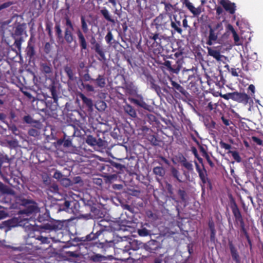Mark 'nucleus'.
<instances>
[{
    "instance_id": "nucleus-19",
    "label": "nucleus",
    "mask_w": 263,
    "mask_h": 263,
    "mask_svg": "<svg viewBox=\"0 0 263 263\" xmlns=\"http://www.w3.org/2000/svg\"><path fill=\"white\" fill-rule=\"evenodd\" d=\"M170 26L172 28L171 32L172 34L175 32H177L179 34L182 33L183 30L181 28V22L177 19V15H173V19L171 17Z\"/></svg>"
},
{
    "instance_id": "nucleus-48",
    "label": "nucleus",
    "mask_w": 263,
    "mask_h": 263,
    "mask_svg": "<svg viewBox=\"0 0 263 263\" xmlns=\"http://www.w3.org/2000/svg\"><path fill=\"white\" fill-rule=\"evenodd\" d=\"M172 176L175 178L178 182H183L182 176L180 172L175 167H173L171 170Z\"/></svg>"
},
{
    "instance_id": "nucleus-3",
    "label": "nucleus",
    "mask_w": 263,
    "mask_h": 263,
    "mask_svg": "<svg viewBox=\"0 0 263 263\" xmlns=\"http://www.w3.org/2000/svg\"><path fill=\"white\" fill-rule=\"evenodd\" d=\"M20 204L25 208L20 210L17 214L22 216L23 219L28 222V224H31L29 221L33 220L34 215L39 213L40 211L37 204L31 200L25 198L21 199Z\"/></svg>"
},
{
    "instance_id": "nucleus-11",
    "label": "nucleus",
    "mask_w": 263,
    "mask_h": 263,
    "mask_svg": "<svg viewBox=\"0 0 263 263\" xmlns=\"http://www.w3.org/2000/svg\"><path fill=\"white\" fill-rule=\"evenodd\" d=\"M182 63V59H172L171 60H165L163 65L169 72L178 73L181 68Z\"/></svg>"
},
{
    "instance_id": "nucleus-47",
    "label": "nucleus",
    "mask_w": 263,
    "mask_h": 263,
    "mask_svg": "<svg viewBox=\"0 0 263 263\" xmlns=\"http://www.w3.org/2000/svg\"><path fill=\"white\" fill-rule=\"evenodd\" d=\"M124 110L129 116L133 118L137 117V113L135 109L129 104H126L124 106Z\"/></svg>"
},
{
    "instance_id": "nucleus-14",
    "label": "nucleus",
    "mask_w": 263,
    "mask_h": 263,
    "mask_svg": "<svg viewBox=\"0 0 263 263\" xmlns=\"http://www.w3.org/2000/svg\"><path fill=\"white\" fill-rule=\"evenodd\" d=\"M230 208L235 219V223L239 226L245 224L241 213L234 199L231 201Z\"/></svg>"
},
{
    "instance_id": "nucleus-25",
    "label": "nucleus",
    "mask_w": 263,
    "mask_h": 263,
    "mask_svg": "<svg viewBox=\"0 0 263 263\" xmlns=\"http://www.w3.org/2000/svg\"><path fill=\"white\" fill-rule=\"evenodd\" d=\"M87 219H99L103 217V214L102 211L95 206H91L89 214L86 215Z\"/></svg>"
},
{
    "instance_id": "nucleus-44",
    "label": "nucleus",
    "mask_w": 263,
    "mask_h": 263,
    "mask_svg": "<svg viewBox=\"0 0 263 263\" xmlns=\"http://www.w3.org/2000/svg\"><path fill=\"white\" fill-rule=\"evenodd\" d=\"M147 139L154 146L159 145L161 142V140L156 135L153 134H148L147 136Z\"/></svg>"
},
{
    "instance_id": "nucleus-1",
    "label": "nucleus",
    "mask_w": 263,
    "mask_h": 263,
    "mask_svg": "<svg viewBox=\"0 0 263 263\" xmlns=\"http://www.w3.org/2000/svg\"><path fill=\"white\" fill-rule=\"evenodd\" d=\"M107 234L105 228L98 223L97 226L95 225L91 233L86 236L77 238L78 245L86 246V249H89L92 246L103 248L107 243L111 241L106 238Z\"/></svg>"
},
{
    "instance_id": "nucleus-2",
    "label": "nucleus",
    "mask_w": 263,
    "mask_h": 263,
    "mask_svg": "<svg viewBox=\"0 0 263 263\" xmlns=\"http://www.w3.org/2000/svg\"><path fill=\"white\" fill-rule=\"evenodd\" d=\"M33 221L41 223L40 226L41 231L43 232H57L63 229L64 222L60 220H57L50 217L49 211L45 209V212L42 214H39L37 218Z\"/></svg>"
},
{
    "instance_id": "nucleus-7",
    "label": "nucleus",
    "mask_w": 263,
    "mask_h": 263,
    "mask_svg": "<svg viewBox=\"0 0 263 263\" xmlns=\"http://www.w3.org/2000/svg\"><path fill=\"white\" fill-rule=\"evenodd\" d=\"M76 133V126L73 125L67 126L63 131L64 137L57 141L58 145H63L64 147L72 146V139L75 136Z\"/></svg>"
},
{
    "instance_id": "nucleus-50",
    "label": "nucleus",
    "mask_w": 263,
    "mask_h": 263,
    "mask_svg": "<svg viewBox=\"0 0 263 263\" xmlns=\"http://www.w3.org/2000/svg\"><path fill=\"white\" fill-rule=\"evenodd\" d=\"M103 177L106 183H111L117 179L118 176L116 174L112 173L104 176Z\"/></svg>"
},
{
    "instance_id": "nucleus-61",
    "label": "nucleus",
    "mask_w": 263,
    "mask_h": 263,
    "mask_svg": "<svg viewBox=\"0 0 263 263\" xmlns=\"http://www.w3.org/2000/svg\"><path fill=\"white\" fill-rule=\"evenodd\" d=\"M15 39V42L14 45L19 50H21V45L22 42H23V39L22 37H14Z\"/></svg>"
},
{
    "instance_id": "nucleus-24",
    "label": "nucleus",
    "mask_w": 263,
    "mask_h": 263,
    "mask_svg": "<svg viewBox=\"0 0 263 263\" xmlns=\"http://www.w3.org/2000/svg\"><path fill=\"white\" fill-rule=\"evenodd\" d=\"M40 70L47 78H50L53 75L52 67L50 63H41L40 64Z\"/></svg>"
},
{
    "instance_id": "nucleus-46",
    "label": "nucleus",
    "mask_w": 263,
    "mask_h": 263,
    "mask_svg": "<svg viewBox=\"0 0 263 263\" xmlns=\"http://www.w3.org/2000/svg\"><path fill=\"white\" fill-rule=\"evenodd\" d=\"M101 14L103 16L104 18L111 23H115V20L111 18L108 10L106 8H104L103 9L100 10Z\"/></svg>"
},
{
    "instance_id": "nucleus-49",
    "label": "nucleus",
    "mask_w": 263,
    "mask_h": 263,
    "mask_svg": "<svg viewBox=\"0 0 263 263\" xmlns=\"http://www.w3.org/2000/svg\"><path fill=\"white\" fill-rule=\"evenodd\" d=\"M106 259V257L100 254H95L90 256V260L95 262H101Z\"/></svg>"
},
{
    "instance_id": "nucleus-64",
    "label": "nucleus",
    "mask_w": 263,
    "mask_h": 263,
    "mask_svg": "<svg viewBox=\"0 0 263 263\" xmlns=\"http://www.w3.org/2000/svg\"><path fill=\"white\" fill-rule=\"evenodd\" d=\"M23 121L27 124L36 123V121H35L30 115L25 116L23 117Z\"/></svg>"
},
{
    "instance_id": "nucleus-30",
    "label": "nucleus",
    "mask_w": 263,
    "mask_h": 263,
    "mask_svg": "<svg viewBox=\"0 0 263 263\" xmlns=\"http://www.w3.org/2000/svg\"><path fill=\"white\" fill-rule=\"evenodd\" d=\"M124 88L125 90V92L130 95H134L137 93V87L132 82L125 81Z\"/></svg>"
},
{
    "instance_id": "nucleus-36",
    "label": "nucleus",
    "mask_w": 263,
    "mask_h": 263,
    "mask_svg": "<svg viewBox=\"0 0 263 263\" xmlns=\"http://www.w3.org/2000/svg\"><path fill=\"white\" fill-rule=\"evenodd\" d=\"M208 50V54L209 55L213 57L217 61H219L221 60V58L223 57V55L220 54L219 51L215 49L214 48H212L211 47H207Z\"/></svg>"
},
{
    "instance_id": "nucleus-27",
    "label": "nucleus",
    "mask_w": 263,
    "mask_h": 263,
    "mask_svg": "<svg viewBox=\"0 0 263 263\" xmlns=\"http://www.w3.org/2000/svg\"><path fill=\"white\" fill-rule=\"evenodd\" d=\"M183 5L187 8V9L194 15L198 16L199 15L201 12V8L200 7H198L197 8H195L192 3L190 2L189 0H181V1Z\"/></svg>"
},
{
    "instance_id": "nucleus-60",
    "label": "nucleus",
    "mask_w": 263,
    "mask_h": 263,
    "mask_svg": "<svg viewBox=\"0 0 263 263\" xmlns=\"http://www.w3.org/2000/svg\"><path fill=\"white\" fill-rule=\"evenodd\" d=\"M231 154L233 159L237 161V162H240L241 160V157L239 156L238 152L237 151H230L229 152Z\"/></svg>"
},
{
    "instance_id": "nucleus-51",
    "label": "nucleus",
    "mask_w": 263,
    "mask_h": 263,
    "mask_svg": "<svg viewBox=\"0 0 263 263\" xmlns=\"http://www.w3.org/2000/svg\"><path fill=\"white\" fill-rule=\"evenodd\" d=\"M154 173L159 177H162L165 174V170L163 167L160 166H156L153 168Z\"/></svg>"
},
{
    "instance_id": "nucleus-23",
    "label": "nucleus",
    "mask_w": 263,
    "mask_h": 263,
    "mask_svg": "<svg viewBox=\"0 0 263 263\" xmlns=\"http://www.w3.org/2000/svg\"><path fill=\"white\" fill-rule=\"evenodd\" d=\"M219 4L230 14H233L235 13L236 10L235 3H231L229 0H220Z\"/></svg>"
},
{
    "instance_id": "nucleus-41",
    "label": "nucleus",
    "mask_w": 263,
    "mask_h": 263,
    "mask_svg": "<svg viewBox=\"0 0 263 263\" xmlns=\"http://www.w3.org/2000/svg\"><path fill=\"white\" fill-rule=\"evenodd\" d=\"M93 82H96L97 86L100 88H104L106 85V80L103 75H98L97 79H93Z\"/></svg>"
},
{
    "instance_id": "nucleus-26",
    "label": "nucleus",
    "mask_w": 263,
    "mask_h": 263,
    "mask_svg": "<svg viewBox=\"0 0 263 263\" xmlns=\"http://www.w3.org/2000/svg\"><path fill=\"white\" fill-rule=\"evenodd\" d=\"M228 245L232 259L235 261V263H241L240 257L239 253L237 248L233 243L232 241L229 240Z\"/></svg>"
},
{
    "instance_id": "nucleus-5",
    "label": "nucleus",
    "mask_w": 263,
    "mask_h": 263,
    "mask_svg": "<svg viewBox=\"0 0 263 263\" xmlns=\"http://www.w3.org/2000/svg\"><path fill=\"white\" fill-rule=\"evenodd\" d=\"M88 23L90 24L89 20H86L85 16H81V30L78 29L77 31V35L78 38L79 43L80 47V51L81 52L88 51V43L83 34L84 33H87L89 32Z\"/></svg>"
},
{
    "instance_id": "nucleus-55",
    "label": "nucleus",
    "mask_w": 263,
    "mask_h": 263,
    "mask_svg": "<svg viewBox=\"0 0 263 263\" xmlns=\"http://www.w3.org/2000/svg\"><path fill=\"white\" fill-rule=\"evenodd\" d=\"M11 159L8 157L7 155H2L0 156V174L2 173L1 168L2 165L5 163H10Z\"/></svg>"
},
{
    "instance_id": "nucleus-22",
    "label": "nucleus",
    "mask_w": 263,
    "mask_h": 263,
    "mask_svg": "<svg viewBox=\"0 0 263 263\" xmlns=\"http://www.w3.org/2000/svg\"><path fill=\"white\" fill-rule=\"evenodd\" d=\"M64 71L68 77L67 84L68 86H70L77 79L75 73L71 67L67 65L64 67Z\"/></svg>"
},
{
    "instance_id": "nucleus-37",
    "label": "nucleus",
    "mask_w": 263,
    "mask_h": 263,
    "mask_svg": "<svg viewBox=\"0 0 263 263\" xmlns=\"http://www.w3.org/2000/svg\"><path fill=\"white\" fill-rule=\"evenodd\" d=\"M79 97L82 100L83 103L88 108V110H92L93 102L91 99L86 97L83 93H80Z\"/></svg>"
},
{
    "instance_id": "nucleus-35",
    "label": "nucleus",
    "mask_w": 263,
    "mask_h": 263,
    "mask_svg": "<svg viewBox=\"0 0 263 263\" xmlns=\"http://www.w3.org/2000/svg\"><path fill=\"white\" fill-rule=\"evenodd\" d=\"M25 30V24H20L17 25L15 27L14 33H13V36L14 37H21V36H22L23 34H26V31Z\"/></svg>"
},
{
    "instance_id": "nucleus-28",
    "label": "nucleus",
    "mask_w": 263,
    "mask_h": 263,
    "mask_svg": "<svg viewBox=\"0 0 263 263\" xmlns=\"http://www.w3.org/2000/svg\"><path fill=\"white\" fill-rule=\"evenodd\" d=\"M250 99V97L245 93L234 92L233 101L246 104L249 102Z\"/></svg>"
},
{
    "instance_id": "nucleus-32",
    "label": "nucleus",
    "mask_w": 263,
    "mask_h": 263,
    "mask_svg": "<svg viewBox=\"0 0 263 263\" xmlns=\"http://www.w3.org/2000/svg\"><path fill=\"white\" fill-rule=\"evenodd\" d=\"M147 80L149 83L150 87L152 89L155 91L158 96H160L161 94V89L160 87L156 84L155 80L154 78L150 74L147 76Z\"/></svg>"
},
{
    "instance_id": "nucleus-33",
    "label": "nucleus",
    "mask_w": 263,
    "mask_h": 263,
    "mask_svg": "<svg viewBox=\"0 0 263 263\" xmlns=\"http://www.w3.org/2000/svg\"><path fill=\"white\" fill-rule=\"evenodd\" d=\"M208 28L215 32V33L218 35H220L221 34V32L223 30V25L221 22L213 23L212 25H209Z\"/></svg>"
},
{
    "instance_id": "nucleus-56",
    "label": "nucleus",
    "mask_w": 263,
    "mask_h": 263,
    "mask_svg": "<svg viewBox=\"0 0 263 263\" xmlns=\"http://www.w3.org/2000/svg\"><path fill=\"white\" fill-rule=\"evenodd\" d=\"M177 194L182 202L186 201V193L184 190L179 189L177 191Z\"/></svg>"
},
{
    "instance_id": "nucleus-57",
    "label": "nucleus",
    "mask_w": 263,
    "mask_h": 263,
    "mask_svg": "<svg viewBox=\"0 0 263 263\" xmlns=\"http://www.w3.org/2000/svg\"><path fill=\"white\" fill-rule=\"evenodd\" d=\"M192 76V77H194L195 78H192V79H190L189 81H190V84L191 85V87H193L197 84V82L198 81L199 78L197 74L194 73V72H193Z\"/></svg>"
},
{
    "instance_id": "nucleus-59",
    "label": "nucleus",
    "mask_w": 263,
    "mask_h": 263,
    "mask_svg": "<svg viewBox=\"0 0 263 263\" xmlns=\"http://www.w3.org/2000/svg\"><path fill=\"white\" fill-rule=\"evenodd\" d=\"M138 234L140 236L145 237L149 235L150 232L145 228H144L141 229H138Z\"/></svg>"
},
{
    "instance_id": "nucleus-18",
    "label": "nucleus",
    "mask_w": 263,
    "mask_h": 263,
    "mask_svg": "<svg viewBox=\"0 0 263 263\" xmlns=\"http://www.w3.org/2000/svg\"><path fill=\"white\" fill-rule=\"evenodd\" d=\"M130 103L138 107L143 108L145 110H149L151 106L147 104L144 100L143 97L141 95H137L136 98H128Z\"/></svg>"
},
{
    "instance_id": "nucleus-8",
    "label": "nucleus",
    "mask_w": 263,
    "mask_h": 263,
    "mask_svg": "<svg viewBox=\"0 0 263 263\" xmlns=\"http://www.w3.org/2000/svg\"><path fill=\"white\" fill-rule=\"evenodd\" d=\"M194 162L196 171L198 173L199 177L201 180L200 184L201 187L202 193L203 194L205 192V187L206 185L210 190L212 189V183L210 179L208 178L207 171L205 168L204 165L202 164V167H201L196 161H195Z\"/></svg>"
},
{
    "instance_id": "nucleus-31",
    "label": "nucleus",
    "mask_w": 263,
    "mask_h": 263,
    "mask_svg": "<svg viewBox=\"0 0 263 263\" xmlns=\"http://www.w3.org/2000/svg\"><path fill=\"white\" fill-rule=\"evenodd\" d=\"M193 71L190 69L184 70L179 76V81L181 83H184L189 81L190 79H192L194 77H192V74Z\"/></svg>"
},
{
    "instance_id": "nucleus-13",
    "label": "nucleus",
    "mask_w": 263,
    "mask_h": 263,
    "mask_svg": "<svg viewBox=\"0 0 263 263\" xmlns=\"http://www.w3.org/2000/svg\"><path fill=\"white\" fill-rule=\"evenodd\" d=\"M199 105L205 111H212L217 106V103L213 101L211 98L201 97L199 99Z\"/></svg>"
},
{
    "instance_id": "nucleus-4",
    "label": "nucleus",
    "mask_w": 263,
    "mask_h": 263,
    "mask_svg": "<svg viewBox=\"0 0 263 263\" xmlns=\"http://www.w3.org/2000/svg\"><path fill=\"white\" fill-rule=\"evenodd\" d=\"M142 247H143L147 251L154 253L161 248L159 242L156 240L152 239L145 243L139 242L137 240H134L129 243V246H125V249L123 250V251L127 252L130 249L137 250Z\"/></svg>"
},
{
    "instance_id": "nucleus-54",
    "label": "nucleus",
    "mask_w": 263,
    "mask_h": 263,
    "mask_svg": "<svg viewBox=\"0 0 263 263\" xmlns=\"http://www.w3.org/2000/svg\"><path fill=\"white\" fill-rule=\"evenodd\" d=\"M105 40L108 44L111 45L114 43V42H112V41H114V40L112 33L111 31H108L107 34L105 36Z\"/></svg>"
},
{
    "instance_id": "nucleus-21",
    "label": "nucleus",
    "mask_w": 263,
    "mask_h": 263,
    "mask_svg": "<svg viewBox=\"0 0 263 263\" xmlns=\"http://www.w3.org/2000/svg\"><path fill=\"white\" fill-rule=\"evenodd\" d=\"M176 160L189 171L191 172L193 171V164L191 162H189L187 160L182 154L179 153L177 156H176Z\"/></svg>"
},
{
    "instance_id": "nucleus-16",
    "label": "nucleus",
    "mask_w": 263,
    "mask_h": 263,
    "mask_svg": "<svg viewBox=\"0 0 263 263\" xmlns=\"http://www.w3.org/2000/svg\"><path fill=\"white\" fill-rule=\"evenodd\" d=\"M31 229L28 234L29 237L34 238L36 240L40 241L41 244H49L50 243L49 238L47 237L41 235L40 231L35 230L34 226L32 225Z\"/></svg>"
},
{
    "instance_id": "nucleus-20",
    "label": "nucleus",
    "mask_w": 263,
    "mask_h": 263,
    "mask_svg": "<svg viewBox=\"0 0 263 263\" xmlns=\"http://www.w3.org/2000/svg\"><path fill=\"white\" fill-rule=\"evenodd\" d=\"M242 66L243 68L247 71H254L257 70L260 67L259 62L255 60L254 61L248 59V61H243L242 62Z\"/></svg>"
},
{
    "instance_id": "nucleus-15",
    "label": "nucleus",
    "mask_w": 263,
    "mask_h": 263,
    "mask_svg": "<svg viewBox=\"0 0 263 263\" xmlns=\"http://www.w3.org/2000/svg\"><path fill=\"white\" fill-rule=\"evenodd\" d=\"M22 216L18 215V217H14L6 221V226L9 228H14L20 226H23L25 228L31 227L32 224H28V222L23 219Z\"/></svg>"
},
{
    "instance_id": "nucleus-42",
    "label": "nucleus",
    "mask_w": 263,
    "mask_h": 263,
    "mask_svg": "<svg viewBox=\"0 0 263 263\" xmlns=\"http://www.w3.org/2000/svg\"><path fill=\"white\" fill-rule=\"evenodd\" d=\"M161 4L164 5L165 12L162 14H166L167 16H170V15H172V10L174 9V6L169 3H166L164 1H162Z\"/></svg>"
},
{
    "instance_id": "nucleus-17",
    "label": "nucleus",
    "mask_w": 263,
    "mask_h": 263,
    "mask_svg": "<svg viewBox=\"0 0 263 263\" xmlns=\"http://www.w3.org/2000/svg\"><path fill=\"white\" fill-rule=\"evenodd\" d=\"M169 80L171 85V87H168L170 89H172V90L176 93L181 94L186 98H187L189 96V93L180 84L174 81L172 78L169 77Z\"/></svg>"
},
{
    "instance_id": "nucleus-63",
    "label": "nucleus",
    "mask_w": 263,
    "mask_h": 263,
    "mask_svg": "<svg viewBox=\"0 0 263 263\" xmlns=\"http://www.w3.org/2000/svg\"><path fill=\"white\" fill-rule=\"evenodd\" d=\"M220 115H221L220 119L221 120L223 124L226 126H229L230 123H232L231 120L228 117H226L223 115H222L221 113H220Z\"/></svg>"
},
{
    "instance_id": "nucleus-39",
    "label": "nucleus",
    "mask_w": 263,
    "mask_h": 263,
    "mask_svg": "<svg viewBox=\"0 0 263 263\" xmlns=\"http://www.w3.org/2000/svg\"><path fill=\"white\" fill-rule=\"evenodd\" d=\"M103 177L114 173V170L110 164H103L101 168Z\"/></svg>"
},
{
    "instance_id": "nucleus-58",
    "label": "nucleus",
    "mask_w": 263,
    "mask_h": 263,
    "mask_svg": "<svg viewBox=\"0 0 263 263\" xmlns=\"http://www.w3.org/2000/svg\"><path fill=\"white\" fill-rule=\"evenodd\" d=\"M70 205V202L68 201H65L64 203L63 208L60 207L59 205H56L55 206H53V208L57 210L58 212H60L61 211L66 210L68 209L69 208Z\"/></svg>"
},
{
    "instance_id": "nucleus-29",
    "label": "nucleus",
    "mask_w": 263,
    "mask_h": 263,
    "mask_svg": "<svg viewBox=\"0 0 263 263\" xmlns=\"http://www.w3.org/2000/svg\"><path fill=\"white\" fill-rule=\"evenodd\" d=\"M48 89L51 93V98L53 99L54 103H57L59 99V89L57 86V84L54 81H52L51 84L49 85Z\"/></svg>"
},
{
    "instance_id": "nucleus-6",
    "label": "nucleus",
    "mask_w": 263,
    "mask_h": 263,
    "mask_svg": "<svg viewBox=\"0 0 263 263\" xmlns=\"http://www.w3.org/2000/svg\"><path fill=\"white\" fill-rule=\"evenodd\" d=\"M149 39L153 41L151 47L154 52L159 53L169 43L170 37L158 33H151L148 35Z\"/></svg>"
},
{
    "instance_id": "nucleus-43",
    "label": "nucleus",
    "mask_w": 263,
    "mask_h": 263,
    "mask_svg": "<svg viewBox=\"0 0 263 263\" xmlns=\"http://www.w3.org/2000/svg\"><path fill=\"white\" fill-rule=\"evenodd\" d=\"M80 75L81 76L82 81L87 82L91 81L93 82V79L91 78L89 73V69L87 67H86L82 72V73H80Z\"/></svg>"
},
{
    "instance_id": "nucleus-9",
    "label": "nucleus",
    "mask_w": 263,
    "mask_h": 263,
    "mask_svg": "<svg viewBox=\"0 0 263 263\" xmlns=\"http://www.w3.org/2000/svg\"><path fill=\"white\" fill-rule=\"evenodd\" d=\"M65 20L66 27L64 29L63 40H64L68 44H70L73 42L76 43V38L72 32L74 30L72 22L68 16L65 17Z\"/></svg>"
},
{
    "instance_id": "nucleus-12",
    "label": "nucleus",
    "mask_w": 263,
    "mask_h": 263,
    "mask_svg": "<svg viewBox=\"0 0 263 263\" xmlns=\"http://www.w3.org/2000/svg\"><path fill=\"white\" fill-rule=\"evenodd\" d=\"M90 43L93 46L92 49L95 50L96 53L98 55L97 57V59L100 62H105L107 60L105 57L106 51L101 44L97 42L94 38L91 40Z\"/></svg>"
},
{
    "instance_id": "nucleus-62",
    "label": "nucleus",
    "mask_w": 263,
    "mask_h": 263,
    "mask_svg": "<svg viewBox=\"0 0 263 263\" xmlns=\"http://www.w3.org/2000/svg\"><path fill=\"white\" fill-rule=\"evenodd\" d=\"M28 134L30 136L37 137L39 136L40 132L38 129L32 128L28 130Z\"/></svg>"
},
{
    "instance_id": "nucleus-40",
    "label": "nucleus",
    "mask_w": 263,
    "mask_h": 263,
    "mask_svg": "<svg viewBox=\"0 0 263 263\" xmlns=\"http://www.w3.org/2000/svg\"><path fill=\"white\" fill-rule=\"evenodd\" d=\"M27 57L30 60L34 58L35 54V51L33 45L31 44L29 42L28 43V46L26 49Z\"/></svg>"
},
{
    "instance_id": "nucleus-34",
    "label": "nucleus",
    "mask_w": 263,
    "mask_h": 263,
    "mask_svg": "<svg viewBox=\"0 0 263 263\" xmlns=\"http://www.w3.org/2000/svg\"><path fill=\"white\" fill-rule=\"evenodd\" d=\"M218 35L215 33L213 31H212L211 29H209V35L207 37L206 44L208 45L211 46L214 44L216 43Z\"/></svg>"
},
{
    "instance_id": "nucleus-38",
    "label": "nucleus",
    "mask_w": 263,
    "mask_h": 263,
    "mask_svg": "<svg viewBox=\"0 0 263 263\" xmlns=\"http://www.w3.org/2000/svg\"><path fill=\"white\" fill-rule=\"evenodd\" d=\"M55 34L58 42H63V35L59 22L56 23L54 26Z\"/></svg>"
},
{
    "instance_id": "nucleus-52",
    "label": "nucleus",
    "mask_w": 263,
    "mask_h": 263,
    "mask_svg": "<svg viewBox=\"0 0 263 263\" xmlns=\"http://www.w3.org/2000/svg\"><path fill=\"white\" fill-rule=\"evenodd\" d=\"M86 142L90 146H96L97 139L91 135L87 136Z\"/></svg>"
},
{
    "instance_id": "nucleus-53",
    "label": "nucleus",
    "mask_w": 263,
    "mask_h": 263,
    "mask_svg": "<svg viewBox=\"0 0 263 263\" xmlns=\"http://www.w3.org/2000/svg\"><path fill=\"white\" fill-rule=\"evenodd\" d=\"M205 125L206 128L210 131V133L213 132V129L216 128V122L213 120H211L210 121H206L205 123Z\"/></svg>"
},
{
    "instance_id": "nucleus-45",
    "label": "nucleus",
    "mask_w": 263,
    "mask_h": 263,
    "mask_svg": "<svg viewBox=\"0 0 263 263\" xmlns=\"http://www.w3.org/2000/svg\"><path fill=\"white\" fill-rule=\"evenodd\" d=\"M166 190L168 194L170 195V197L175 202L178 203L179 201L177 199L176 195L174 192V189L172 184L167 183L166 185Z\"/></svg>"
},
{
    "instance_id": "nucleus-10",
    "label": "nucleus",
    "mask_w": 263,
    "mask_h": 263,
    "mask_svg": "<svg viewBox=\"0 0 263 263\" xmlns=\"http://www.w3.org/2000/svg\"><path fill=\"white\" fill-rule=\"evenodd\" d=\"M171 17L172 15L168 16L166 14H160L154 20L156 29H161L162 31L168 30L170 26Z\"/></svg>"
}]
</instances>
